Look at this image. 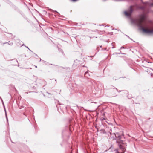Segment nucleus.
Masks as SVG:
<instances>
[{
	"mask_svg": "<svg viewBox=\"0 0 153 153\" xmlns=\"http://www.w3.org/2000/svg\"><path fill=\"white\" fill-rule=\"evenodd\" d=\"M131 21L132 24L137 25L145 33L149 34L153 33V24L150 26L147 25L144 16L138 19H131Z\"/></svg>",
	"mask_w": 153,
	"mask_h": 153,
	"instance_id": "1",
	"label": "nucleus"
},
{
	"mask_svg": "<svg viewBox=\"0 0 153 153\" xmlns=\"http://www.w3.org/2000/svg\"><path fill=\"white\" fill-rule=\"evenodd\" d=\"M114 134L116 139L118 140H120L119 143H120V144L119 145V147L120 149H121L123 152H124L123 153H124V152L126 150L125 148L126 145L124 144V143L123 140H121L122 137H123V136L122 135L123 133L122 132H120V134L119 133L117 132L115 134Z\"/></svg>",
	"mask_w": 153,
	"mask_h": 153,
	"instance_id": "2",
	"label": "nucleus"
},
{
	"mask_svg": "<svg viewBox=\"0 0 153 153\" xmlns=\"http://www.w3.org/2000/svg\"><path fill=\"white\" fill-rule=\"evenodd\" d=\"M133 9L132 6H130L129 9L127 11L124 12L125 16L128 17H130L131 15L133 12Z\"/></svg>",
	"mask_w": 153,
	"mask_h": 153,
	"instance_id": "3",
	"label": "nucleus"
},
{
	"mask_svg": "<svg viewBox=\"0 0 153 153\" xmlns=\"http://www.w3.org/2000/svg\"><path fill=\"white\" fill-rule=\"evenodd\" d=\"M114 90L115 91H117V92H120L121 91H119L116 88H114Z\"/></svg>",
	"mask_w": 153,
	"mask_h": 153,
	"instance_id": "4",
	"label": "nucleus"
},
{
	"mask_svg": "<svg viewBox=\"0 0 153 153\" xmlns=\"http://www.w3.org/2000/svg\"><path fill=\"white\" fill-rule=\"evenodd\" d=\"M51 12H54L56 13L57 14H55V15H56L58 16L57 15V14H58V15L59 14V13L58 12L56 11H54L53 10H52V11Z\"/></svg>",
	"mask_w": 153,
	"mask_h": 153,
	"instance_id": "5",
	"label": "nucleus"
},
{
	"mask_svg": "<svg viewBox=\"0 0 153 153\" xmlns=\"http://www.w3.org/2000/svg\"><path fill=\"white\" fill-rule=\"evenodd\" d=\"M4 110H5V111L6 118V119L7 120V121H8V118H7V113H6V110H5V108H4Z\"/></svg>",
	"mask_w": 153,
	"mask_h": 153,
	"instance_id": "6",
	"label": "nucleus"
},
{
	"mask_svg": "<svg viewBox=\"0 0 153 153\" xmlns=\"http://www.w3.org/2000/svg\"><path fill=\"white\" fill-rule=\"evenodd\" d=\"M42 61L46 65H48V63L47 62H46V61H45L44 60H42Z\"/></svg>",
	"mask_w": 153,
	"mask_h": 153,
	"instance_id": "7",
	"label": "nucleus"
},
{
	"mask_svg": "<svg viewBox=\"0 0 153 153\" xmlns=\"http://www.w3.org/2000/svg\"><path fill=\"white\" fill-rule=\"evenodd\" d=\"M111 91L112 92H114V93H113V94H115V92L116 91H115L114 90V88L111 90Z\"/></svg>",
	"mask_w": 153,
	"mask_h": 153,
	"instance_id": "8",
	"label": "nucleus"
},
{
	"mask_svg": "<svg viewBox=\"0 0 153 153\" xmlns=\"http://www.w3.org/2000/svg\"><path fill=\"white\" fill-rule=\"evenodd\" d=\"M124 91V93L126 94H127L128 93V92L126 91Z\"/></svg>",
	"mask_w": 153,
	"mask_h": 153,
	"instance_id": "9",
	"label": "nucleus"
},
{
	"mask_svg": "<svg viewBox=\"0 0 153 153\" xmlns=\"http://www.w3.org/2000/svg\"><path fill=\"white\" fill-rule=\"evenodd\" d=\"M0 99H1V101L2 102V103L3 104V105L4 107V102H3L2 99V98H1H1H0Z\"/></svg>",
	"mask_w": 153,
	"mask_h": 153,
	"instance_id": "10",
	"label": "nucleus"
},
{
	"mask_svg": "<svg viewBox=\"0 0 153 153\" xmlns=\"http://www.w3.org/2000/svg\"><path fill=\"white\" fill-rule=\"evenodd\" d=\"M10 45H13V43L12 42L10 43V44H9Z\"/></svg>",
	"mask_w": 153,
	"mask_h": 153,
	"instance_id": "11",
	"label": "nucleus"
},
{
	"mask_svg": "<svg viewBox=\"0 0 153 153\" xmlns=\"http://www.w3.org/2000/svg\"><path fill=\"white\" fill-rule=\"evenodd\" d=\"M123 48H124L123 47H121L120 48V50H121Z\"/></svg>",
	"mask_w": 153,
	"mask_h": 153,
	"instance_id": "12",
	"label": "nucleus"
},
{
	"mask_svg": "<svg viewBox=\"0 0 153 153\" xmlns=\"http://www.w3.org/2000/svg\"><path fill=\"white\" fill-rule=\"evenodd\" d=\"M73 1L75 2L77 1L78 0H72Z\"/></svg>",
	"mask_w": 153,
	"mask_h": 153,
	"instance_id": "13",
	"label": "nucleus"
},
{
	"mask_svg": "<svg viewBox=\"0 0 153 153\" xmlns=\"http://www.w3.org/2000/svg\"><path fill=\"white\" fill-rule=\"evenodd\" d=\"M102 33H105V31H102Z\"/></svg>",
	"mask_w": 153,
	"mask_h": 153,
	"instance_id": "14",
	"label": "nucleus"
},
{
	"mask_svg": "<svg viewBox=\"0 0 153 153\" xmlns=\"http://www.w3.org/2000/svg\"><path fill=\"white\" fill-rule=\"evenodd\" d=\"M27 48H28L30 51H31V50L29 49V48H28V47H27Z\"/></svg>",
	"mask_w": 153,
	"mask_h": 153,
	"instance_id": "15",
	"label": "nucleus"
},
{
	"mask_svg": "<svg viewBox=\"0 0 153 153\" xmlns=\"http://www.w3.org/2000/svg\"><path fill=\"white\" fill-rule=\"evenodd\" d=\"M17 45L18 46H19L20 45H19L18 44H17Z\"/></svg>",
	"mask_w": 153,
	"mask_h": 153,
	"instance_id": "16",
	"label": "nucleus"
},
{
	"mask_svg": "<svg viewBox=\"0 0 153 153\" xmlns=\"http://www.w3.org/2000/svg\"><path fill=\"white\" fill-rule=\"evenodd\" d=\"M47 93L48 94H50V93H49L47 92Z\"/></svg>",
	"mask_w": 153,
	"mask_h": 153,
	"instance_id": "17",
	"label": "nucleus"
},
{
	"mask_svg": "<svg viewBox=\"0 0 153 153\" xmlns=\"http://www.w3.org/2000/svg\"><path fill=\"white\" fill-rule=\"evenodd\" d=\"M35 67L36 68H37V66H35Z\"/></svg>",
	"mask_w": 153,
	"mask_h": 153,
	"instance_id": "18",
	"label": "nucleus"
},
{
	"mask_svg": "<svg viewBox=\"0 0 153 153\" xmlns=\"http://www.w3.org/2000/svg\"><path fill=\"white\" fill-rule=\"evenodd\" d=\"M87 72H85V74H87Z\"/></svg>",
	"mask_w": 153,
	"mask_h": 153,
	"instance_id": "19",
	"label": "nucleus"
},
{
	"mask_svg": "<svg viewBox=\"0 0 153 153\" xmlns=\"http://www.w3.org/2000/svg\"><path fill=\"white\" fill-rule=\"evenodd\" d=\"M17 41H19H19H19V40H17Z\"/></svg>",
	"mask_w": 153,
	"mask_h": 153,
	"instance_id": "20",
	"label": "nucleus"
},
{
	"mask_svg": "<svg viewBox=\"0 0 153 153\" xmlns=\"http://www.w3.org/2000/svg\"><path fill=\"white\" fill-rule=\"evenodd\" d=\"M112 48H114V47H112Z\"/></svg>",
	"mask_w": 153,
	"mask_h": 153,
	"instance_id": "21",
	"label": "nucleus"
},
{
	"mask_svg": "<svg viewBox=\"0 0 153 153\" xmlns=\"http://www.w3.org/2000/svg\"><path fill=\"white\" fill-rule=\"evenodd\" d=\"M65 108L66 109L67 107H65Z\"/></svg>",
	"mask_w": 153,
	"mask_h": 153,
	"instance_id": "22",
	"label": "nucleus"
},
{
	"mask_svg": "<svg viewBox=\"0 0 153 153\" xmlns=\"http://www.w3.org/2000/svg\"><path fill=\"white\" fill-rule=\"evenodd\" d=\"M126 36L129 38V36H128L126 35Z\"/></svg>",
	"mask_w": 153,
	"mask_h": 153,
	"instance_id": "23",
	"label": "nucleus"
},
{
	"mask_svg": "<svg viewBox=\"0 0 153 153\" xmlns=\"http://www.w3.org/2000/svg\"><path fill=\"white\" fill-rule=\"evenodd\" d=\"M23 44H22V45H21V46H22L23 45Z\"/></svg>",
	"mask_w": 153,
	"mask_h": 153,
	"instance_id": "24",
	"label": "nucleus"
},
{
	"mask_svg": "<svg viewBox=\"0 0 153 153\" xmlns=\"http://www.w3.org/2000/svg\"><path fill=\"white\" fill-rule=\"evenodd\" d=\"M151 5H153V4H152Z\"/></svg>",
	"mask_w": 153,
	"mask_h": 153,
	"instance_id": "25",
	"label": "nucleus"
},
{
	"mask_svg": "<svg viewBox=\"0 0 153 153\" xmlns=\"http://www.w3.org/2000/svg\"><path fill=\"white\" fill-rule=\"evenodd\" d=\"M41 59H40V61H41Z\"/></svg>",
	"mask_w": 153,
	"mask_h": 153,
	"instance_id": "26",
	"label": "nucleus"
},
{
	"mask_svg": "<svg viewBox=\"0 0 153 153\" xmlns=\"http://www.w3.org/2000/svg\"><path fill=\"white\" fill-rule=\"evenodd\" d=\"M100 47H101L102 46H100Z\"/></svg>",
	"mask_w": 153,
	"mask_h": 153,
	"instance_id": "27",
	"label": "nucleus"
},
{
	"mask_svg": "<svg viewBox=\"0 0 153 153\" xmlns=\"http://www.w3.org/2000/svg\"><path fill=\"white\" fill-rule=\"evenodd\" d=\"M0 98H1V97H0Z\"/></svg>",
	"mask_w": 153,
	"mask_h": 153,
	"instance_id": "28",
	"label": "nucleus"
}]
</instances>
